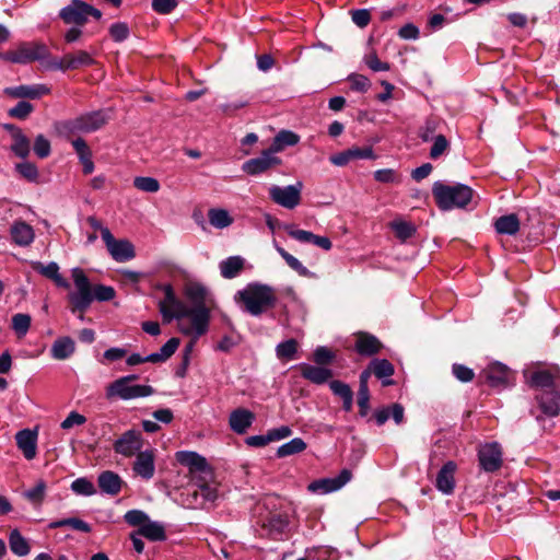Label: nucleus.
Masks as SVG:
<instances>
[{
	"label": "nucleus",
	"mask_w": 560,
	"mask_h": 560,
	"mask_svg": "<svg viewBox=\"0 0 560 560\" xmlns=\"http://www.w3.org/2000/svg\"><path fill=\"white\" fill-rule=\"evenodd\" d=\"M164 293L159 301V311L164 323L177 319L178 330L194 340L208 331L210 322V310L207 305V289L197 282H189L185 285L184 294L192 303L188 306L180 301L171 284L161 287Z\"/></svg>",
	"instance_id": "obj_1"
},
{
	"label": "nucleus",
	"mask_w": 560,
	"mask_h": 560,
	"mask_svg": "<svg viewBox=\"0 0 560 560\" xmlns=\"http://www.w3.org/2000/svg\"><path fill=\"white\" fill-rule=\"evenodd\" d=\"M175 457L180 465L188 468L190 481L198 488L194 491V502L190 504L198 506L203 502H213L218 498V491L211 482L213 472L206 458L190 451H179Z\"/></svg>",
	"instance_id": "obj_2"
},
{
	"label": "nucleus",
	"mask_w": 560,
	"mask_h": 560,
	"mask_svg": "<svg viewBox=\"0 0 560 560\" xmlns=\"http://www.w3.org/2000/svg\"><path fill=\"white\" fill-rule=\"evenodd\" d=\"M71 277L75 290L70 291L68 294L69 308L73 314L80 313V319H83V313L90 307L94 300L105 302L115 298L114 288L103 284L93 287L81 268H73L71 270Z\"/></svg>",
	"instance_id": "obj_3"
},
{
	"label": "nucleus",
	"mask_w": 560,
	"mask_h": 560,
	"mask_svg": "<svg viewBox=\"0 0 560 560\" xmlns=\"http://www.w3.org/2000/svg\"><path fill=\"white\" fill-rule=\"evenodd\" d=\"M237 303L244 305V310L253 316H258L275 307L277 295L273 288L261 283H249L234 296Z\"/></svg>",
	"instance_id": "obj_4"
},
{
	"label": "nucleus",
	"mask_w": 560,
	"mask_h": 560,
	"mask_svg": "<svg viewBox=\"0 0 560 560\" xmlns=\"http://www.w3.org/2000/svg\"><path fill=\"white\" fill-rule=\"evenodd\" d=\"M138 376L135 374L121 376L105 387V398L108 401L132 400L151 396L155 393L154 388L150 385L135 384Z\"/></svg>",
	"instance_id": "obj_5"
},
{
	"label": "nucleus",
	"mask_w": 560,
	"mask_h": 560,
	"mask_svg": "<svg viewBox=\"0 0 560 560\" xmlns=\"http://www.w3.org/2000/svg\"><path fill=\"white\" fill-rule=\"evenodd\" d=\"M432 191L438 206L442 210L464 208L470 202L474 195L472 189L463 184L451 186L442 183H435Z\"/></svg>",
	"instance_id": "obj_6"
},
{
	"label": "nucleus",
	"mask_w": 560,
	"mask_h": 560,
	"mask_svg": "<svg viewBox=\"0 0 560 560\" xmlns=\"http://www.w3.org/2000/svg\"><path fill=\"white\" fill-rule=\"evenodd\" d=\"M48 56L47 46L36 42L22 43L16 48L0 54L2 60L20 65L45 60Z\"/></svg>",
	"instance_id": "obj_7"
},
{
	"label": "nucleus",
	"mask_w": 560,
	"mask_h": 560,
	"mask_svg": "<svg viewBox=\"0 0 560 560\" xmlns=\"http://www.w3.org/2000/svg\"><path fill=\"white\" fill-rule=\"evenodd\" d=\"M108 119L109 116L104 110L92 112L63 122L60 131L67 133L93 132L102 128Z\"/></svg>",
	"instance_id": "obj_8"
},
{
	"label": "nucleus",
	"mask_w": 560,
	"mask_h": 560,
	"mask_svg": "<svg viewBox=\"0 0 560 560\" xmlns=\"http://www.w3.org/2000/svg\"><path fill=\"white\" fill-rule=\"evenodd\" d=\"M302 188L301 182L284 187L272 185L269 188V196L275 203L287 209H294L301 202Z\"/></svg>",
	"instance_id": "obj_9"
},
{
	"label": "nucleus",
	"mask_w": 560,
	"mask_h": 560,
	"mask_svg": "<svg viewBox=\"0 0 560 560\" xmlns=\"http://www.w3.org/2000/svg\"><path fill=\"white\" fill-rule=\"evenodd\" d=\"M103 241L114 260L124 262L136 256L135 247L128 240H116L109 230H103Z\"/></svg>",
	"instance_id": "obj_10"
},
{
	"label": "nucleus",
	"mask_w": 560,
	"mask_h": 560,
	"mask_svg": "<svg viewBox=\"0 0 560 560\" xmlns=\"http://www.w3.org/2000/svg\"><path fill=\"white\" fill-rule=\"evenodd\" d=\"M530 386L542 390L555 389L560 384V369L558 366L538 368L528 372Z\"/></svg>",
	"instance_id": "obj_11"
},
{
	"label": "nucleus",
	"mask_w": 560,
	"mask_h": 560,
	"mask_svg": "<svg viewBox=\"0 0 560 560\" xmlns=\"http://www.w3.org/2000/svg\"><path fill=\"white\" fill-rule=\"evenodd\" d=\"M271 148L261 152L258 158L246 161L242 170L248 175H258L281 165L282 160Z\"/></svg>",
	"instance_id": "obj_12"
},
{
	"label": "nucleus",
	"mask_w": 560,
	"mask_h": 560,
	"mask_svg": "<svg viewBox=\"0 0 560 560\" xmlns=\"http://www.w3.org/2000/svg\"><path fill=\"white\" fill-rule=\"evenodd\" d=\"M478 459L480 467L487 472H493L502 466V448L497 442L485 443L479 446Z\"/></svg>",
	"instance_id": "obj_13"
},
{
	"label": "nucleus",
	"mask_w": 560,
	"mask_h": 560,
	"mask_svg": "<svg viewBox=\"0 0 560 560\" xmlns=\"http://www.w3.org/2000/svg\"><path fill=\"white\" fill-rule=\"evenodd\" d=\"M142 446V434L136 430H128L116 440L114 451L124 457H132L141 452Z\"/></svg>",
	"instance_id": "obj_14"
},
{
	"label": "nucleus",
	"mask_w": 560,
	"mask_h": 560,
	"mask_svg": "<svg viewBox=\"0 0 560 560\" xmlns=\"http://www.w3.org/2000/svg\"><path fill=\"white\" fill-rule=\"evenodd\" d=\"M350 479V470L343 469L337 477L315 480L307 488L312 492L329 493L341 489Z\"/></svg>",
	"instance_id": "obj_15"
},
{
	"label": "nucleus",
	"mask_w": 560,
	"mask_h": 560,
	"mask_svg": "<svg viewBox=\"0 0 560 560\" xmlns=\"http://www.w3.org/2000/svg\"><path fill=\"white\" fill-rule=\"evenodd\" d=\"M132 469L136 475L141 478L145 480L151 479L155 472V451L153 448H147L139 452L136 455Z\"/></svg>",
	"instance_id": "obj_16"
},
{
	"label": "nucleus",
	"mask_w": 560,
	"mask_h": 560,
	"mask_svg": "<svg viewBox=\"0 0 560 560\" xmlns=\"http://www.w3.org/2000/svg\"><path fill=\"white\" fill-rule=\"evenodd\" d=\"M483 374L487 382L492 387L509 385L513 376L511 370L500 362H493L489 364V366L483 370Z\"/></svg>",
	"instance_id": "obj_17"
},
{
	"label": "nucleus",
	"mask_w": 560,
	"mask_h": 560,
	"mask_svg": "<svg viewBox=\"0 0 560 560\" xmlns=\"http://www.w3.org/2000/svg\"><path fill=\"white\" fill-rule=\"evenodd\" d=\"M88 4L81 0L72 2L60 11V18L68 24H84L86 18Z\"/></svg>",
	"instance_id": "obj_18"
},
{
	"label": "nucleus",
	"mask_w": 560,
	"mask_h": 560,
	"mask_svg": "<svg viewBox=\"0 0 560 560\" xmlns=\"http://www.w3.org/2000/svg\"><path fill=\"white\" fill-rule=\"evenodd\" d=\"M536 400L545 416L556 417L560 413V395L553 389L540 392L536 395Z\"/></svg>",
	"instance_id": "obj_19"
},
{
	"label": "nucleus",
	"mask_w": 560,
	"mask_h": 560,
	"mask_svg": "<svg viewBox=\"0 0 560 560\" xmlns=\"http://www.w3.org/2000/svg\"><path fill=\"white\" fill-rule=\"evenodd\" d=\"M16 445L26 459H33L37 450V432L30 429L21 430L15 435Z\"/></svg>",
	"instance_id": "obj_20"
},
{
	"label": "nucleus",
	"mask_w": 560,
	"mask_h": 560,
	"mask_svg": "<svg viewBox=\"0 0 560 560\" xmlns=\"http://www.w3.org/2000/svg\"><path fill=\"white\" fill-rule=\"evenodd\" d=\"M456 464L452 460L444 464L436 477V488L444 494H451L455 488Z\"/></svg>",
	"instance_id": "obj_21"
},
{
	"label": "nucleus",
	"mask_w": 560,
	"mask_h": 560,
	"mask_svg": "<svg viewBox=\"0 0 560 560\" xmlns=\"http://www.w3.org/2000/svg\"><path fill=\"white\" fill-rule=\"evenodd\" d=\"M255 420V415L244 408L231 412L229 423L231 429L238 434H244Z\"/></svg>",
	"instance_id": "obj_22"
},
{
	"label": "nucleus",
	"mask_w": 560,
	"mask_h": 560,
	"mask_svg": "<svg viewBox=\"0 0 560 560\" xmlns=\"http://www.w3.org/2000/svg\"><path fill=\"white\" fill-rule=\"evenodd\" d=\"M33 269L42 276L52 280L59 288L70 289V283L60 275L59 266L57 262L51 261L47 265L36 261L33 264Z\"/></svg>",
	"instance_id": "obj_23"
},
{
	"label": "nucleus",
	"mask_w": 560,
	"mask_h": 560,
	"mask_svg": "<svg viewBox=\"0 0 560 560\" xmlns=\"http://www.w3.org/2000/svg\"><path fill=\"white\" fill-rule=\"evenodd\" d=\"M4 93L16 98H38L42 95L48 94L49 89L46 85H19L4 89Z\"/></svg>",
	"instance_id": "obj_24"
},
{
	"label": "nucleus",
	"mask_w": 560,
	"mask_h": 560,
	"mask_svg": "<svg viewBox=\"0 0 560 560\" xmlns=\"http://www.w3.org/2000/svg\"><path fill=\"white\" fill-rule=\"evenodd\" d=\"M13 242L19 246H28L35 238L33 228L24 221H15L10 229Z\"/></svg>",
	"instance_id": "obj_25"
},
{
	"label": "nucleus",
	"mask_w": 560,
	"mask_h": 560,
	"mask_svg": "<svg viewBox=\"0 0 560 560\" xmlns=\"http://www.w3.org/2000/svg\"><path fill=\"white\" fill-rule=\"evenodd\" d=\"M382 345L380 340L368 332H358L355 334V345L354 348L357 352L361 355H372L380 351Z\"/></svg>",
	"instance_id": "obj_26"
},
{
	"label": "nucleus",
	"mask_w": 560,
	"mask_h": 560,
	"mask_svg": "<svg viewBox=\"0 0 560 560\" xmlns=\"http://www.w3.org/2000/svg\"><path fill=\"white\" fill-rule=\"evenodd\" d=\"M5 129L11 131L13 140L11 144L12 152L20 158H26L30 154V141L26 136L20 128L14 127L13 125H7Z\"/></svg>",
	"instance_id": "obj_27"
},
{
	"label": "nucleus",
	"mask_w": 560,
	"mask_h": 560,
	"mask_svg": "<svg viewBox=\"0 0 560 560\" xmlns=\"http://www.w3.org/2000/svg\"><path fill=\"white\" fill-rule=\"evenodd\" d=\"M301 375L315 384H324L332 377V372L323 366H314L311 364H301L299 366Z\"/></svg>",
	"instance_id": "obj_28"
},
{
	"label": "nucleus",
	"mask_w": 560,
	"mask_h": 560,
	"mask_svg": "<svg viewBox=\"0 0 560 560\" xmlns=\"http://www.w3.org/2000/svg\"><path fill=\"white\" fill-rule=\"evenodd\" d=\"M75 350V343L70 337H60L51 346L50 353L56 360L69 359Z\"/></svg>",
	"instance_id": "obj_29"
},
{
	"label": "nucleus",
	"mask_w": 560,
	"mask_h": 560,
	"mask_svg": "<svg viewBox=\"0 0 560 560\" xmlns=\"http://www.w3.org/2000/svg\"><path fill=\"white\" fill-rule=\"evenodd\" d=\"M121 482V478L110 470H106L98 476L100 488L103 492L110 495H115L120 491Z\"/></svg>",
	"instance_id": "obj_30"
},
{
	"label": "nucleus",
	"mask_w": 560,
	"mask_h": 560,
	"mask_svg": "<svg viewBox=\"0 0 560 560\" xmlns=\"http://www.w3.org/2000/svg\"><path fill=\"white\" fill-rule=\"evenodd\" d=\"M245 259L241 256H231L219 265L221 276L225 279L235 278L244 268Z\"/></svg>",
	"instance_id": "obj_31"
},
{
	"label": "nucleus",
	"mask_w": 560,
	"mask_h": 560,
	"mask_svg": "<svg viewBox=\"0 0 560 560\" xmlns=\"http://www.w3.org/2000/svg\"><path fill=\"white\" fill-rule=\"evenodd\" d=\"M300 141V136L291 130H281L279 131L270 145L272 151L279 153L284 150L287 147H293L298 144Z\"/></svg>",
	"instance_id": "obj_32"
},
{
	"label": "nucleus",
	"mask_w": 560,
	"mask_h": 560,
	"mask_svg": "<svg viewBox=\"0 0 560 560\" xmlns=\"http://www.w3.org/2000/svg\"><path fill=\"white\" fill-rule=\"evenodd\" d=\"M499 234L515 235L520 230V220L516 214L502 215L494 222Z\"/></svg>",
	"instance_id": "obj_33"
},
{
	"label": "nucleus",
	"mask_w": 560,
	"mask_h": 560,
	"mask_svg": "<svg viewBox=\"0 0 560 560\" xmlns=\"http://www.w3.org/2000/svg\"><path fill=\"white\" fill-rule=\"evenodd\" d=\"M209 223L215 229H225L233 224L234 219L228 210L222 208H211L208 211Z\"/></svg>",
	"instance_id": "obj_34"
},
{
	"label": "nucleus",
	"mask_w": 560,
	"mask_h": 560,
	"mask_svg": "<svg viewBox=\"0 0 560 560\" xmlns=\"http://www.w3.org/2000/svg\"><path fill=\"white\" fill-rule=\"evenodd\" d=\"M137 534L153 541L165 539V529L162 524L148 520L145 524L138 529Z\"/></svg>",
	"instance_id": "obj_35"
},
{
	"label": "nucleus",
	"mask_w": 560,
	"mask_h": 560,
	"mask_svg": "<svg viewBox=\"0 0 560 560\" xmlns=\"http://www.w3.org/2000/svg\"><path fill=\"white\" fill-rule=\"evenodd\" d=\"M179 346L178 338H171L160 350V352L149 354L151 363L164 362L171 358Z\"/></svg>",
	"instance_id": "obj_36"
},
{
	"label": "nucleus",
	"mask_w": 560,
	"mask_h": 560,
	"mask_svg": "<svg viewBox=\"0 0 560 560\" xmlns=\"http://www.w3.org/2000/svg\"><path fill=\"white\" fill-rule=\"evenodd\" d=\"M67 65L66 67L69 70L78 69L80 67L90 66L94 63V59L92 56L84 50H78L73 54H67Z\"/></svg>",
	"instance_id": "obj_37"
},
{
	"label": "nucleus",
	"mask_w": 560,
	"mask_h": 560,
	"mask_svg": "<svg viewBox=\"0 0 560 560\" xmlns=\"http://www.w3.org/2000/svg\"><path fill=\"white\" fill-rule=\"evenodd\" d=\"M10 548L16 556L23 557L28 555L30 546L26 539L21 535L18 529L11 532L9 537Z\"/></svg>",
	"instance_id": "obj_38"
},
{
	"label": "nucleus",
	"mask_w": 560,
	"mask_h": 560,
	"mask_svg": "<svg viewBox=\"0 0 560 560\" xmlns=\"http://www.w3.org/2000/svg\"><path fill=\"white\" fill-rule=\"evenodd\" d=\"M306 448V443L301 438H294L291 441L282 444L277 450L278 457H287L294 454L302 453Z\"/></svg>",
	"instance_id": "obj_39"
},
{
	"label": "nucleus",
	"mask_w": 560,
	"mask_h": 560,
	"mask_svg": "<svg viewBox=\"0 0 560 560\" xmlns=\"http://www.w3.org/2000/svg\"><path fill=\"white\" fill-rule=\"evenodd\" d=\"M46 482L38 480L35 486L24 492V498L34 505H40L46 494Z\"/></svg>",
	"instance_id": "obj_40"
},
{
	"label": "nucleus",
	"mask_w": 560,
	"mask_h": 560,
	"mask_svg": "<svg viewBox=\"0 0 560 560\" xmlns=\"http://www.w3.org/2000/svg\"><path fill=\"white\" fill-rule=\"evenodd\" d=\"M63 526H69L75 530L83 532V533L91 532V526L86 522H84L80 518H77V517H69V518L55 521V522L50 523V525H49L50 528H59V527H63Z\"/></svg>",
	"instance_id": "obj_41"
},
{
	"label": "nucleus",
	"mask_w": 560,
	"mask_h": 560,
	"mask_svg": "<svg viewBox=\"0 0 560 560\" xmlns=\"http://www.w3.org/2000/svg\"><path fill=\"white\" fill-rule=\"evenodd\" d=\"M390 228L395 232L396 236L401 241H406L411 237L416 232V228L410 222L404 220H395L390 222Z\"/></svg>",
	"instance_id": "obj_42"
},
{
	"label": "nucleus",
	"mask_w": 560,
	"mask_h": 560,
	"mask_svg": "<svg viewBox=\"0 0 560 560\" xmlns=\"http://www.w3.org/2000/svg\"><path fill=\"white\" fill-rule=\"evenodd\" d=\"M370 369L374 373V375L378 378H386L393 375L394 366L392 363L385 359L382 360H373L371 362Z\"/></svg>",
	"instance_id": "obj_43"
},
{
	"label": "nucleus",
	"mask_w": 560,
	"mask_h": 560,
	"mask_svg": "<svg viewBox=\"0 0 560 560\" xmlns=\"http://www.w3.org/2000/svg\"><path fill=\"white\" fill-rule=\"evenodd\" d=\"M133 186L145 192H156L160 190V183L158 179L149 176H138L133 179Z\"/></svg>",
	"instance_id": "obj_44"
},
{
	"label": "nucleus",
	"mask_w": 560,
	"mask_h": 560,
	"mask_svg": "<svg viewBox=\"0 0 560 560\" xmlns=\"http://www.w3.org/2000/svg\"><path fill=\"white\" fill-rule=\"evenodd\" d=\"M71 490L80 495H93L96 490L93 482L86 478H78L71 483Z\"/></svg>",
	"instance_id": "obj_45"
},
{
	"label": "nucleus",
	"mask_w": 560,
	"mask_h": 560,
	"mask_svg": "<svg viewBox=\"0 0 560 560\" xmlns=\"http://www.w3.org/2000/svg\"><path fill=\"white\" fill-rule=\"evenodd\" d=\"M31 326V316L19 313L12 317V327L19 337L25 336Z\"/></svg>",
	"instance_id": "obj_46"
},
{
	"label": "nucleus",
	"mask_w": 560,
	"mask_h": 560,
	"mask_svg": "<svg viewBox=\"0 0 560 560\" xmlns=\"http://www.w3.org/2000/svg\"><path fill=\"white\" fill-rule=\"evenodd\" d=\"M279 255L285 260L288 266L292 268L294 271L299 272L301 276H305L307 273V269L302 265V262L295 258L293 255L289 254L280 246H276Z\"/></svg>",
	"instance_id": "obj_47"
},
{
	"label": "nucleus",
	"mask_w": 560,
	"mask_h": 560,
	"mask_svg": "<svg viewBox=\"0 0 560 560\" xmlns=\"http://www.w3.org/2000/svg\"><path fill=\"white\" fill-rule=\"evenodd\" d=\"M296 350L298 342L294 339H289L284 342L279 343L276 349L278 358L287 360L293 359Z\"/></svg>",
	"instance_id": "obj_48"
},
{
	"label": "nucleus",
	"mask_w": 560,
	"mask_h": 560,
	"mask_svg": "<svg viewBox=\"0 0 560 560\" xmlns=\"http://www.w3.org/2000/svg\"><path fill=\"white\" fill-rule=\"evenodd\" d=\"M15 168L21 176L30 182H35L38 177L37 167L31 162L19 163Z\"/></svg>",
	"instance_id": "obj_49"
},
{
	"label": "nucleus",
	"mask_w": 560,
	"mask_h": 560,
	"mask_svg": "<svg viewBox=\"0 0 560 560\" xmlns=\"http://www.w3.org/2000/svg\"><path fill=\"white\" fill-rule=\"evenodd\" d=\"M448 145V141L444 136L439 135L434 137L433 145L430 150V158L434 160L440 158L447 150Z\"/></svg>",
	"instance_id": "obj_50"
},
{
	"label": "nucleus",
	"mask_w": 560,
	"mask_h": 560,
	"mask_svg": "<svg viewBox=\"0 0 560 560\" xmlns=\"http://www.w3.org/2000/svg\"><path fill=\"white\" fill-rule=\"evenodd\" d=\"M33 112V105L21 101L14 107L9 109V115L18 119H25Z\"/></svg>",
	"instance_id": "obj_51"
},
{
	"label": "nucleus",
	"mask_w": 560,
	"mask_h": 560,
	"mask_svg": "<svg viewBox=\"0 0 560 560\" xmlns=\"http://www.w3.org/2000/svg\"><path fill=\"white\" fill-rule=\"evenodd\" d=\"M149 520L148 515L140 510H131L125 514V521L131 526H142Z\"/></svg>",
	"instance_id": "obj_52"
},
{
	"label": "nucleus",
	"mask_w": 560,
	"mask_h": 560,
	"mask_svg": "<svg viewBox=\"0 0 560 560\" xmlns=\"http://www.w3.org/2000/svg\"><path fill=\"white\" fill-rule=\"evenodd\" d=\"M364 62L371 70L375 72L389 70V65L387 62L381 61L376 54L373 51L364 56Z\"/></svg>",
	"instance_id": "obj_53"
},
{
	"label": "nucleus",
	"mask_w": 560,
	"mask_h": 560,
	"mask_svg": "<svg viewBox=\"0 0 560 560\" xmlns=\"http://www.w3.org/2000/svg\"><path fill=\"white\" fill-rule=\"evenodd\" d=\"M285 231L292 238L301 243H312L314 238V233L305 230L295 229L293 225H287Z\"/></svg>",
	"instance_id": "obj_54"
},
{
	"label": "nucleus",
	"mask_w": 560,
	"mask_h": 560,
	"mask_svg": "<svg viewBox=\"0 0 560 560\" xmlns=\"http://www.w3.org/2000/svg\"><path fill=\"white\" fill-rule=\"evenodd\" d=\"M109 34L113 37L115 42H122L125 40L129 35V28L128 25L124 22H117L114 23L109 27Z\"/></svg>",
	"instance_id": "obj_55"
},
{
	"label": "nucleus",
	"mask_w": 560,
	"mask_h": 560,
	"mask_svg": "<svg viewBox=\"0 0 560 560\" xmlns=\"http://www.w3.org/2000/svg\"><path fill=\"white\" fill-rule=\"evenodd\" d=\"M34 152L40 159L47 158L50 154V142L43 135L36 137Z\"/></svg>",
	"instance_id": "obj_56"
},
{
	"label": "nucleus",
	"mask_w": 560,
	"mask_h": 560,
	"mask_svg": "<svg viewBox=\"0 0 560 560\" xmlns=\"http://www.w3.org/2000/svg\"><path fill=\"white\" fill-rule=\"evenodd\" d=\"M86 421V418L77 412V411H71L68 417L61 422L60 427L63 429V430H69L71 428H73L74 425H82L84 424Z\"/></svg>",
	"instance_id": "obj_57"
},
{
	"label": "nucleus",
	"mask_w": 560,
	"mask_h": 560,
	"mask_svg": "<svg viewBox=\"0 0 560 560\" xmlns=\"http://www.w3.org/2000/svg\"><path fill=\"white\" fill-rule=\"evenodd\" d=\"M452 371L454 376L460 382H470L475 376V373L471 369L462 364H454Z\"/></svg>",
	"instance_id": "obj_58"
},
{
	"label": "nucleus",
	"mask_w": 560,
	"mask_h": 560,
	"mask_svg": "<svg viewBox=\"0 0 560 560\" xmlns=\"http://www.w3.org/2000/svg\"><path fill=\"white\" fill-rule=\"evenodd\" d=\"M177 5V0H153L152 8L155 12L161 14H168Z\"/></svg>",
	"instance_id": "obj_59"
},
{
	"label": "nucleus",
	"mask_w": 560,
	"mask_h": 560,
	"mask_svg": "<svg viewBox=\"0 0 560 560\" xmlns=\"http://www.w3.org/2000/svg\"><path fill=\"white\" fill-rule=\"evenodd\" d=\"M349 81L351 83V89L359 92L368 91L371 85L370 80L362 74H352L349 77Z\"/></svg>",
	"instance_id": "obj_60"
},
{
	"label": "nucleus",
	"mask_w": 560,
	"mask_h": 560,
	"mask_svg": "<svg viewBox=\"0 0 560 560\" xmlns=\"http://www.w3.org/2000/svg\"><path fill=\"white\" fill-rule=\"evenodd\" d=\"M369 401H370L369 388H366V389L359 388V392H358V406L360 408V415L362 417H365L368 415V412H369V408H370Z\"/></svg>",
	"instance_id": "obj_61"
},
{
	"label": "nucleus",
	"mask_w": 560,
	"mask_h": 560,
	"mask_svg": "<svg viewBox=\"0 0 560 560\" xmlns=\"http://www.w3.org/2000/svg\"><path fill=\"white\" fill-rule=\"evenodd\" d=\"M329 387H330L331 392L335 395L339 396L341 399H345V397H348L349 395L352 394L350 386L340 381L330 382Z\"/></svg>",
	"instance_id": "obj_62"
},
{
	"label": "nucleus",
	"mask_w": 560,
	"mask_h": 560,
	"mask_svg": "<svg viewBox=\"0 0 560 560\" xmlns=\"http://www.w3.org/2000/svg\"><path fill=\"white\" fill-rule=\"evenodd\" d=\"M332 352L326 347H318L314 351V360L318 364H327L332 360Z\"/></svg>",
	"instance_id": "obj_63"
},
{
	"label": "nucleus",
	"mask_w": 560,
	"mask_h": 560,
	"mask_svg": "<svg viewBox=\"0 0 560 560\" xmlns=\"http://www.w3.org/2000/svg\"><path fill=\"white\" fill-rule=\"evenodd\" d=\"M370 20H371V14L368 10L359 9V10L352 11V21L358 26H360V27L366 26L369 24Z\"/></svg>",
	"instance_id": "obj_64"
}]
</instances>
